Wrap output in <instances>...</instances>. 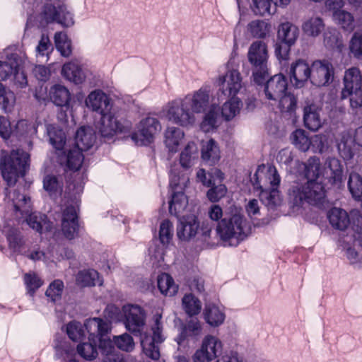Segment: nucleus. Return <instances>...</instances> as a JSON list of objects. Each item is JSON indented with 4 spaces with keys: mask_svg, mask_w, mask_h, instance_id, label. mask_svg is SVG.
<instances>
[{
    "mask_svg": "<svg viewBox=\"0 0 362 362\" xmlns=\"http://www.w3.org/2000/svg\"><path fill=\"white\" fill-rule=\"evenodd\" d=\"M251 180L259 197V202L276 203L279 197L277 188L280 177L274 166L264 164L259 165Z\"/></svg>",
    "mask_w": 362,
    "mask_h": 362,
    "instance_id": "obj_4",
    "label": "nucleus"
},
{
    "mask_svg": "<svg viewBox=\"0 0 362 362\" xmlns=\"http://www.w3.org/2000/svg\"><path fill=\"white\" fill-rule=\"evenodd\" d=\"M143 351L145 355L153 359L158 360L160 358V351L158 344L151 341V339L145 338L141 341Z\"/></svg>",
    "mask_w": 362,
    "mask_h": 362,
    "instance_id": "obj_58",
    "label": "nucleus"
},
{
    "mask_svg": "<svg viewBox=\"0 0 362 362\" xmlns=\"http://www.w3.org/2000/svg\"><path fill=\"white\" fill-rule=\"evenodd\" d=\"M173 236V225L168 220L161 222L159 229V239L163 245H168Z\"/></svg>",
    "mask_w": 362,
    "mask_h": 362,
    "instance_id": "obj_56",
    "label": "nucleus"
},
{
    "mask_svg": "<svg viewBox=\"0 0 362 362\" xmlns=\"http://www.w3.org/2000/svg\"><path fill=\"white\" fill-rule=\"evenodd\" d=\"M85 102L88 108L102 115L100 132L103 136L111 137L115 134L125 133L129 131V124L128 122L121 123L110 112V99L102 90H95L90 92Z\"/></svg>",
    "mask_w": 362,
    "mask_h": 362,
    "instance_id": "obj_3",
    "label": "nucleus"
},
{
    "mask_svg": "<svg viewBox=\"0 0 362 362\" xmlns=\"http://www.w3.org/2000/svg\"><path fill=\"white\" fill-rule=\"evenodd\" d=\"M322 106L317 103L306 101L303 107V122L305 127L313 132L320 129L323 124L320 117Z\"/></svg>",
    "mask_w": 362,
    "mask_h": 362,
    "instance_id": "obj_18",
    "label": "nucleus"
},
{
    "mask_svg": "<svg viewBox=\"0 0 362 362\" xmlns=\"http://www.w3.org/2000/svg\"><path fill=\"white\" fill-rule=\"evenodd\" d=\"M14 209L16 212H20L21 217L25 218L27 223L36 231L42 233L44 230H49L52 228V224L45 214L23 209L19 205H14Z\"/></svg>",
    "mask_w": 362,
    "mask_h": 362,
    "instance_id": "obj_19",
    "label": "nucleus"
},
{
    "mask_svg": "<svg viewBox=\"0 0 362 362\" xmlns=\"http://www.w3.org/2000/svg\"><path fill=\"white\" fill-rule=\"evenodd\" d=\"M276 105L282 112H293L296 107V99L286 91L276 101Z\"/></svg>",
    "mask_w": 362,
    "mask_h": 362,
    "instance_id": "obj_53",
    "label": "nucleus"
},
{
    "mask_svg": "<svg viewBox=\"0 0 362 362\" xmlns=\"http://www.w3.org/2000/svg\"><path fill=\"white\" fill-rule=\"evenodd\" d=\"M287 90V80L281 74H276L271 77L264 86L265 99L271 105L276 104V101Z\"/></svg>",
    "mask_w": 362,
    "mask_h": 362,
    "instance_id": "obj_16",
    "label": "nucleus"
},
{
    "mask_svg": "<svg viewBox=\"0 0 362 362\" xmlns=\"http://www.w3.org/2000/svg\"><path fill=\"white\" fill-rule=\"evenodd\" d=\"M348 187L354 199L362 202V177L356 173H351L349 175Z\"/></svg>",
    "mask_w": 362,
    "mask_h": 362,
    "instance_id": "obj_49",
    "label": "nucleus"
},
{
    "mask_svg": "<svg viewBox=\"0 0 362 362\" xmlns=\"http://www.w3.org/2000/svg\"><path fill=\"white\" fill-rule=\"evenodd\" d=\"M202 324L198 319H190L181 327L180 334L176 339L177 344L180 345L190 339L197 341L202 334Z\"/></svg>",
    "mask_w": 362,
    "mask_h": 362,
    "instance_id": "obj_24",
    "label": "nucleus"
},
{
    "mask_svg": "<svg viewBox=\"0 0 362 362\" xmlns=\"http://www.w3.org/2000/svg\"><path fill=\"white\" fill-rule=\"evenodd\" d=\"M185 139L184 132L177 127H168L164 132V144L168 151H178Z\"/></svg>",
    "mask_w": 362,
    "mask_h": 362,
    "instance_id": "obj_25",
    "label": "nucleus"
},
{
    "mask_svg": "<svg viewBox=\"0 0 362 362\" xmlns=\"http://www.w3.org/2000/svg\"><path fill=\"white\" fill-rule=\"evenodd\" d=\"M182 98L194 116L205 112L212 104L211 88L207 86L187 93Z\"/></svg>",
    "mask_w": 362,
    "mask_h": 362,
    "instance_id": "obj_11",
    "label": "nucleus"
},
{
    "mask_svg": "<svg viewBox=\"0 0 362 362\" xmlns=\"http://www.w3.org/2000/svg\"><path fill=\"white\" fill-rule=\"evenodd\" d=\"M272 0H251V9L256 14L264 16L270 13Z\"/></svg>",
    "mask_w": 362,
    "mask_h": 362,
    "instance_id": "obj_63",
    "label": "nucleus"
},
{
    "mask_svg": "<svg viewBox=\"0 0 362 362\" xmlns=\"http://www.w3.org/2000/svg\"><path fill=\"white\" fill-rule=\"evenodd\" d=\"M124 315V325L130 332L139 334L145 325L144 310L139 305H126L122 308Z\"/></svg>",
    "mask_w": 362,
    "mask_h": 362,
    "instance_id": "obj_15",
    "label": "nucleus"
},
{
    "mask_svg": "<svg viewBox=\"0 0 362 362\" xmlns=\"http://www.w3.org/2000/svg\"><path fill=\"white\" fill-rule=\"evenodd\" d=\"M202 159L209 163L215 165L221 158V150L218 143L213 139L203 141L201 148Z\"/></svg>",
    "mask_w": 362,
    "mask_h": 362,
    "instance_id": "obj_26",
    "label": "nucleus"
},
{
    "mask_svg": "<svg viewBox=\"0 0 362 362\" xmlns=\"http://www.w3.org/2000/svg\"><path fill=\"white\" fill-rule=\"evenodd\" d=\"M326 165H327V168L331 172V178H332L334 182L341 180L342 175V167L341 165L340 161L335 158H330L327 159Z\"/></svg>",
    "mask_w": 362,
    "mask_h": 362,
    "instance_id": "obj_64",
    "label": "nucleus"
},
{
    "mask_svg": "<svg viewBox=\"0 0 362 362\" xmlns=\"http://www.w3.org/2000/svg\"><path fill=\"white\" fill-rule=\"evenodd\" d=\"M204 114L200 123V129L204 132H210L217 129L221 124L218 105L216 103H212Z\"/></svg>",
    "mask_w": 362,
    "mask_h": 362,
    "instance_id": "obj_31",
    "label": "nucleus"
},
{
    "mask_svg": "<svg viewBox=\"0 0 362 362\" xmlns=\"http://www.w3.org/2000/svg\"><path fill=\"white\" fill-rule=\"evenodd\" d=\"M63 288V282L60 280H55L49 285L45 294L52 302L57 301L61 298Z\"/></svg>",
    "mask_w": 362,
    "mask_h": 362,
    "instance_id": "obj_60",
    "label": "nucleus"
},
{
    "mask_svg": "<svg viewBox=\"0 0 362 362\" xmlns=\"http://www.w3.org/2000/svg\"><path fill=\"white\" fill-rule=\"evenodd\" d=\"M86 330L89 334V341H93L96 344L99 343V349L105 356L112 352L115 349L112 341L105 336L110 330V325L107 322L98 317L87 320L84 324Z\"/></svg>",
    "mask_w": 362,
    "mask_h": 362,
    "instance_id": "obj_10",
    "label": "nucleus"
},
{
    "mask_svg": "<svg viewBox=\"0 0 362 362\" xmlns=\"http://www.w3.org/2000/svg\"><path fill=\"white\" fill-rule=\"evenodd\" d=\"M350 54L358 60H362V33L356 32L349 42Z\"/></svg>",
    "mask_w": 362,
    "mask_h": 362,
    "instance_id": "obj_52",
    "label": "nucleus"
},
{
    "mask_svg": "<svg viewBox=\"0 0 362 362\" xmlns=\"http://www.w3.org/2000/svg\"><path fill=\"white\" fill-rule=\"evenodd\" d=\"M276 205H245V211L248 216L254 220H259L260 222L257 224L260 226L269 222L271 211H274Z\"/></svg>",
    "mask_w": 362,
    "mask_h": 362,
    "instance_id": "obj_29",
    "label": "nucleus"
},
{
    "mask_svg": "<svg viewBox=\"0 0 362 362\" xmlns=\"http://www.w3.org/2000/svg\"><path fill=\"white\" fill-rule=\"evenodd\" d=\"M336 24L344 30L352 31L355 28L354 16L345 10L337 11L332 13Z\"/></svg>",
    "mask_w": 362,
    "mask_h": 362,
    "instance_id": "obj_44",
    "label": "nucleus"
},
{
    "mask_svg": "<svg viewBox=\"0 0 362 362\" xmlns=\"http://www.w3.org/2000/svg\"><path fill=\"white\" fill-rule=\"evenodd\" d=\"M21 64V60L16 54H12L10 57H7L4 62L0 61V79H6L16 71Z\"/></svg>",
    "mask_w": 362,
    "mask_h": 362,
    "instance_id": "obj_37",
    "label": "nucleus"
},
{
    "mask_svg": "<svg viewBox=\"0 0 362 362\" xmlns=\"http://www.w3.org/2000/svg\"><path fill=\"white\" fill-rule=\"evenodd\" d=\"M355 141L354 132L347 130L343 132L337 139V148L341 156L345 160L352 158Z\"/></svg>",
    "mask_w": 362,
    "mask_h": 362,
    "instance_id": "obj_27",
    "label": "nucleus"
},
{
    "mask_svg": "<svg viewBox=\"0 0 362 362\" xmlns=\"http://www.w3.org/2000/svg\"><path fill=\"white\" fill-rule=\"evenodd\" d=\"M330 224L335 228L345 230L350 223L347 212L339 207H333L328 213Z\"/></svg>",
    "mask_w": 362,
    "mask_h": 362,
    "instance_id": "obj_35",
    "label": "nucleus"
},
{
    "mask_svg": "<svg viewBox=\"0 0 362 362\" xmlns=\"http://www.w3.org/2000/svg\"><path fill=\"white\" fill-rule=\"evenodd\" d=\"M288 75L293 85L300 88L308 79L310 80L311 66L305 61L298 59L291 65Z\"/></svg>",
    "mask_w": 362,
    "mask_h": 362,
    "instance_id": "obj_20",
    "label": "nucleus"
},
{
    "mask_svg": "<svg viewBox=\"0 0 362 362\" xmlns=\"http://www.w3.org/2000/svg\"><path fill=\"white\" fill-rule=\"evenodd\" d=\"M215 83L222 93L228 97L237 96L245 88L242 75L236 69H229L224 75L218 76Z\"/></svg>",
    "mask_w": 362,
    "mask_h": 362,
    "instance_id": "obj_13",
    "label": "nucleus"
},
{
    "mask_svg": "<svg viewBox=\"0 0 362 362\" xmlns=\"http://www.w3.org/2000/svg\"><path fill=\"white\" fill-rule=\"evenodd\" d=\"M334 69L327 60H315L311 64V83L317 86L329 85L334 79Z\"/></svg>",
    "mask_w": 362,
    "mask_h": 362,
    "instance_id": "obj_14",
    "label": "nucleus"
},
{
    "mask_svg": "<svg viewBox=\"0 0 362 362\" xmlns=\"http://www.w3.org/2000/svg\"><path fill=\"white\" fill-rule=\"evenodd\" d=\"M65 160L67 168L70 170L76 171L80 169L83 161L82 151L73 148H66Z\"/></svg>",
    "mask_w": 362,
    "mask_h": 362,
    "instance_id": "obj_46",
    "label": "nucleus"
},
{
    "mask_svg": "<svg viewBox=\"0 0 362 362\" xmlns=\"http://www.w3.org/2000/svg\"><path fill=\"white\" fill-rule=\"evenodd\" d=\"M90 341L89 343L80 344L77 346L78 354L86 360H93L98 356L95 344L93 341Z\"/></svg>",
    "mask_w": 362,
    "mask_h": 362,
    "instance_id": "obj_57",
    "label": "nucleus"
},
{
    "mask_svg": "<svg viewBox=\"0 0 362 362\" xmlns=\"http://www.w3.org/2000/svg\"><path fill=\"white\" fill-rule=\"evenodd\" d=\"M62 230L64 236L72 240L75 238L79 230L77 209L75 205H66L63 210Z\"/></svg>",
    "mask_w": 362,
    "mask_h": 362,
    "instance_id": "obj_17",
    "label": "nucleus"
},
{
    "mask_svg": "<svg viewBox=\"0 0 362 362\" xmlns=\"http://www.w3.org/2000/svg\"><path fill=\"white\" fill-rule=\"evenodd\" d=\"M56 22L64 28L74 25L73 13L66 5L60 2L47 4L44 6L40 15V23L45 26L48 23Z\"/></svg>",
    "mask_w": 362,
    "mask_h": 362,
    "instance_id": "obj_8",
    "label": "nucleus"
},
{
    "mask_svg": "<svg viewBox=\"0 0 362 362\" xmlns=\"http://www.w3.org/2000/svg\"><path fill=\"white\" fill-rule=\"evenodd\" d=\"M99 274L94 269H84L78 272L76 277V284L81 287L94 286L99 281Z\"/></svg>",
    "mask_w": 362,
    "mask_h": 362,
    "instance_id": "obj_47",
    "label": "nucleus"
},
{
    "mask_svg": "<svg viewBox=\"0 0 362 362\" xmlns=\"http://www.w3.org/2000/svg\"><path fill=\"white\" fill-rule=\"evenodd\" d=\"M88 71L83 68L77 60L65 63L62 68L61 74L67 81L75 84H82L88 76Z\"/></svg>",
    "mask_w": 362,
    "mask_h": 362,
    "instance_id": "obj_21",
    "label": "nucleus"
},
{
    "mask_svg": "<svg viewBox=\"0 0 362 362\" xmlns=\"http://www.w3.org/2000/svg\"><path fill=\"white\" fill-rule=\"evenodd\" d=\"M294 173L303 175L307 183L302 191L298 190L296 194V203L307 202L310 204L321 202L325 197V191L322 184V179L327 173L326 169L321 165L318 158L313 156L305 163L296 161Z\"/></svg>",
    "mask_w": 362,
    "mask_h": 362,
    "instance_id": "obj_2",
    "label": "nucleus"
},
{
    "mask_svg": "<svg viewBox=\"0 0 362 362\" xmlns=\"http://www.w3.org/2000/svg\"><path fill=\"white\" fill-rule=\"evenodd\" d=\"M160 117L184 127L193 126L197 122L182 98L169 102L160 112Z\"/></svg>",
    "mask_w": 362,
    "mask_h": 362,
    "instance_id": "obj_7",
    "label": "nucleus"
},
{
    "mask_svg": "<svg viewBox=\"0 0 362 362\" xmlns=\"http://www.w3.org/2000/svg\"><path fill=\"white\" fill-rule=\"evenodd\" d=\"M247 33L253 38L264 39L272 32V25L266 20L256 19L250 21L246 28Z\"/></svg>",
    "mask_w": 362,
    "mask_h": 362,
    "instance_id": "obj_30",
    "label": "nucleus"
},
{
    "mask_svg": "<svg viewBox=\"0 0 362 362\" xmlns=\"http://www.w3.org/2000/svg\"><path fill=\"white\" fill-rule=\"evenodd\" d=\"M112 341L115 346L123 351L131 352L135 348V343L133 337L127 333L114 336Z\"/></svg>",
    "mask_w": 362,
    "mask_h": 362,
    "instance_id": "obj_51",
    "label": "nucleus"
},
{
    "mask_svg": "<svg viewBox=\"0 0 362 362\" xmlns=\"http://www.w3.org/2000/svg\"><path fill=\"white\" fill-rule=\"evenodd\" d=\"M7 239L10 248L12 249L14 252H21L25 245V241L17 229H10L7 233Z\"/></svg>",
    "mask_w": 362,
    "mask_h": 362,
    "instance_id": "obj_54",
    "label": "nucleus"
},
{
    "mask_svg": "<svg viewBox=\"0 0 362 362\" xmlns=\"http://www.w3.org/2000/svg\"><path fill=\"white\" fill-rule=\"evenodd\" d=\"M192 205H169V212L180 220L177 226V235L181 240L189 241L197 234L199 224L197 217L191 212Z\"/></svg>",
    "mask_w": 362,
    "mask_h": 362,
    "instance_id": "obj_6",
    "label": "nucleus"
},
{
    "mask_svg": "<svg viewBox=\"0 0 362 362\" xmlns=\"http://www.w3.org/2000/svg\"><path fill=\"white\" fill-rule=\"evenodd\" d=\"M161 129V124L157 118L146 116L136 124V130L131 134V139L137 146H148L154 142L156 135Z\"/></svg>",
    "mask_w": 362,
    "mask_h": 362,
    "instance_id": "obj_9",
    "label": "nucleus"
},
{
    "mask_svg": "<svg viewBox=\"0 0 362 362\" xmlns=\"http://www.w3.org/2000/svg\"><path fill=\"white\" fill-rule=\"evenodd\" d=\"M310 147L314 153H323L328 148V138L325 134L314 135L310 138Z\"/></svg>",
    "mask_w": 362,
    "mask_h": 362,
    "instance_id": "obj_59",
    "label": "nucleus"
},
{
    "mask_svg": "<svg viewBox=\"0 0 362 362\" xmlns=\"http://www.w3.org/2000/svg\"><path fill=\"white\" fill-rule=\"evenodd\" d=\"M203 315L206 323L214 327L222 325L226 317L223 311L218 306L213 303L206 304Z\"/></svg>",
    "mask_w": 362,
    "mask_h": 362,
    "instance_id": "obj_33",
    "label": "nucleus"
},
{
    "mask_svg": "<svg viewBox=\"0 0 362 362\" xmlns=\"http://www.w3.org/2000/svg\"><path fill=\"white\" fill-rule=\"evenodd\" d=\"M208 215L215 221L222 218L216 233L223 240H243L251 233V226L235 205H211Z\"/></svg>",
    "mask_w": 362,
    "mask_h": 362,
    "instance_id": "obj_1",
    "label": "nucleus"
},
{
    "mask_svg": "<svg viewBox=\"0 0 362 362\" xmlns=\"http://www.w3.org/2000/svg\"><path fill=\"white\" fill-rule=\"evenodd\" d=\"M268 59V48L265 42L257 40L250 45L247 52V59L252 66L267 65Z\"/></svg>",
    "mask_w": 362,
    "mask_h": 362,
    "instance_id": "obj_23",
    "label": "nucleus"
},
{
    "mask_svg": "<svg viewBox=\"0 0 362 362\" xmlns=\"http://www.w3.org/2000/svg\"><path fill=\"white\" fill-rule=\"evenodd\" d=\"M16 103L14 93L6 90L1 83H0V105L6 112L12 110Z\"/></svg>",
    "mask_w": 362,
    "mask_h": 362,
    "instance_id": "obj_55",
    "label": "nucleus"
},
{
    "mask_svg": "<svg viewBox=\"0 0 362 362\" xmlns=\"http://www.w3.org/2000/svg\"><path fill=\"white\" fill-rule=\"evenodd\" d=\"M325 28V24L321 18L313 16L306 21L302 25V30L305 35L316 37Z\"/></svg>",
    "mask_w": 362,
    "mask_h": 362,
    "instance_id": "obj_38",
    "label": "nucleus"
},
{
    "mask_svg": "<svg viewBox=\"0 0 362 362\" xmlns=\"http://www.w3.org/2000/svg\"><path fill=\"white\" fill-rule=\"evenodd\" d=\"M242 106V101L238 97H229L221 106L222 117L226 121L232 120L240 113Z\"/></svg>",
    "mask_w": 362,
    "mask_h": 362,
    "instance_id": "obj_36",
    "label": "nucleus"
},
{
    "mask_svg": "<svg viewBox=\"0 0 362 362\" xmlns=\"http://www.w3.org/2000/svg\"><path fill=\"white\" fill-rule=\"evenodd\" d=\"M52 51L53 47L49 37L47 35H42L35 47L36 58L42 62H47Z\"/></svg>",
    "mask_w": 362,
    "mask_h": 362,
    "instance_id": "obj_45",
    "label": "nucleus"
},
{
    "mask_svg": "<svg viewBox=\"0 0 362 362\" xmlns=\"http://www.w3.org/2000/svg\"><path fill=\"white\" fill-rule=\"evenodd\" d=\"M299 36L298 28L290 22L282 23L279 25L277 31L278 39L281 42L291 47Z\"/></svg>",
    "mask_w": 362,
    "mask_h": 362,
    "instance_id": "obj_28",
    "label": "nucleus"
},
{
    "mask_svg": "<svg viewBox=\"0 0 362 362\" xmlns=\"http://www.w3.org/2000/svg\"><path fill=\"white\" fill-rule=\"evenodd\" d=\"M361 71L357 67H351L345 71L344 87L341 93V99L348 98L353 91H355V95H357L358 90H361Z\"/></svg>",
    "mask_w": 362,
    "mask_h": 362,
    "instance_id": "obj_22",
    "label": "nucleus"
},
{
    "mask_svg": "<svg viewBox=\"0 0 362 362\" xmlns=\"http://www.w3.org/2000/svg\"><path fill=\"white\" fill-rule=\"evenodd\" d=\"M66 333L73 341L81 340L84 336L82 325L78 322H71L66 326Z\"/></svg>",
    "mask_w": 362,
    "mask_h": 362,
    "instance_id": "obj_61",
    "label": "nucleus"
},
{
    "mask_svg": "<svg viewBox=\"0 0 362 362\" xmlns=\"http://www.w3.org/2000/svg\"><path fill=\"white\" fill-rule=\"evenodd\" d=\"M47 134L49 137L50 144L57 151H62L66 146V137L64 132L58 127L53 124L47 126Z\"/></svg>",
    "mask_w": 362,
    "mask_h": 362,
    "instance_id": "obj_39",
    "label": "nucleus"
},
{
    "mask_svg": "<svg viewBox=\"0 0 362 362\" xmlns=\"http://www.w3.org/2000/svg\"><path fill=\"white\" fill-rule=\"evenodd\" d=\"M157 282L160 291L165 296H173L178 291V286L168 274L163 273L159 275Z\"/></svg>",
    "mask_w": 362,
    "mask_h": 362,
    "instance_id": "obj_42",
    "label": "nucleus"
},
{
    "mask_svg": "<svg viewBox=\"0 0 362 362\" xmlns=\"http://www.w3.org/2000/svg\"><path fill=\"white\" fill-rule=\"evenodd\" d=\"M198 160V149L194 141H189L180 154V164L185 169L192 168Z\"/></svg>",
    "mask_w": 362,
    "mask_h": 362,
    "instance_id": "obj_34",
    "label": "nucleus"
},
{
    "mask_svg": "<svg viewBox=\"0 0 362 362\" xmlns=\"http://www.w3.org/2000/svg\"><path fill=\"white\" fill-rule=\"evenodd\" d=\"M76 144L74 148L81 151H86L91 148L95 141L94 130L90 127H82L76 134Z\"/></svg>",
    "mask_w": 362,
    "mask_h": 362,
    "instance_id": "obj_32",
    "label": "nucleus"
},
{
    "mask_svg": "<svg viewBox=\"0 0 362 362\" xmlns=\"http://www.w3.org/2000/svg\"><path fill=\"white\" fill-rule=\"evenodd\" d=\"M291 144L299 151L306 152L309 150L311 141L306 132L302 129L293 131L290 136Z\"/></svg>",
    "mask_w": 362,
    "mask_h": 362,
    "instance_id": "obj_41",
    "label": "nucleus"
},
{
    "mask_svg": "<svg viewBox=\"0 0 362 362\" xmlns=\"http://www.w3.org/2000/svg\"><path fill=\"white\" fill-rule=\"evenodd\" d=\"M189 183V175L177 170H172L170 177V189H186Z\"/></svg>",
    "mask_w": 362,
    "mask_h": 362,
    "instance_id": "obj_50",
    "label": "nucleus"
},
{
    "mask_svg": "<svg viewBox=\"0 0 362 362\" xmlns=\"http://www.w3.org/2000/svg\"><path fill=\"white\" fill-rule=\"evenodd\" d=\"M29 155L21 149L13 150L10 155L4 151L0 155V170L8 185H13L20 177L25 175L28 167Z\"/></svg>",
    "mask_w": 362,
    "mask_h": 362,
    "instance_id": "obj_5",
    "label": "nucleus"
},
{
    "mask_svg": "<svg viewBox=\"0 0 362 362\" xmlns=\"http://www.w3.org/2000/svg\"><path fill=\"white\" fill-rule=\"evenodd\" d=\"M24 281L30 296H33L35 291L43 284V281L35 273L31 272L25 274Z\"/></svg>",
    "mask_w": 362,
    "mask_h": 362,
    "instance_id": "obj_62",
    "label": "nucleus"
},
{
    "mask_svg": "<svg viewBox=\"0 0 362 362\" xmlns=\"http://www.w3.org/2000/svg\"><path fill=\"white\" fill-rule=\"evenodd\" d=\"M54 42L57 50L64 57H69L72 53L71 41L65 32H57L54 35Z\"/></svg>",
    "mask_w": 362,
    "mask_h": 362,
    "instance_id": "obj_40",
    "label": "nucleus"
},
{
    "mask_svg": "<svg viewBox=\"0 0 362 362\" xmlns=\"http://www.w3.org/2000/svg\"><path fill=\"white\" fill-rule=\"evenodd\" d=\"M223 349V343L217 337L207 334L202 341L200 347L194 352V362H212L218 358Z\"/></svg>",
    "mask_w": 362,
    "mask_h": 362,
    "instance_id": "obj_12",
    "label": "nucleus"
},
{
    "mask_svg": "<svg viewBox=\"0 0 362 362\" xmlns=\"http://www.w3.org/2000/svg\"><path fill=\"white\" fill-rule=\"evenodd\" d=\"M182 308L189 316L199 313L202 305L200 300L192 294H186L182 300Z\"/></svg>",
    "mask_w": 362,
    "mask_h": 362,
    "instance_id": "obj_48",
    "label": "nucleus"
},
{
    "mask_svg": "<svg viewBox=\"0 0 362 362\" xmlns=\"http://www.w3.org/2000/svg\"><path fill=\"white\" fill-rule=\"evenodd\" d=\"M51 100L58 106H65L70 100V93L64 86L54 85L49 90Z\"/></svg>",
    "mask_w": 362,
    "mask_h": 362,
    "instance_id": "obj_43",
    "label": "nucleus"
}]
</instances>
